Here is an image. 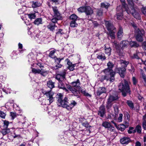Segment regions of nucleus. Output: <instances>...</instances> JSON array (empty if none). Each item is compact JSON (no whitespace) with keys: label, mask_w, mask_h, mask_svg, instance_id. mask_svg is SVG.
<instances>
[{"label":"nucleus","mask_w":146,"mask_h":146,"mask_svg":"<svg viewBox=\"0 0 146 146\" xmlns=\"http://www.w3.org/2000/svg\"><path fill=\"white\" fill-rule=\"evenodd\" d=\"M119 90L122 92L124 97L126 96L128 93L130 94L131 90L129 83L125 80H122L118 85Z\"/></svg>","instance_id":"obj_1"},{"label":"nucleus","mask_w":146,"mask_h":146,"mask_svg":"<svg viewBox=\"0 0 146 146\" xmlns=\"http://www.w3.org/2000/svg\"><path fill=\"white\" fill-rule=\"evenodd\" d=\"M128 43V42L127 40H123L121 42L120 44L119 45L117 41H114L113 42L112 44L113 46L116 48L117 52L119 53V55L123 56V53L120 52L119 50H120V48L122 49L126 47Z\"/></svg>","instance_id":"obj_2"},{"label":"nucleus","mask_w":146,"mask_h":146,"mask_svg":"<svg viewBox=\"0 0 146 146\" xmlns=\"http://www.w3.org/2000/svg\"><path fill=\"white\" fill-rule=\"evenodd\" d=\"M58 99V104L59 106L66 108L67 109L68 102H67L68 98L66 97H65L64 99L63 100V95L61 93H58L57 94L56 96Z\"/></svg>","instance_id":"obj_3"},{"label":"nucleus","mask_w":146,"mask_h":146,"mask_svg":"<svg viewBox=\"0 0 146 146\" xmlns=\"http://www.w3.org/2000/svg\"><path fill=\"white\" fill-rule=\"evenodd\" d=\"M105 24L108 31L109 35L111 39H114L115 38V32L116 31V28L108 21H105Z\"/></svg>","instance_id":"obj_4"},{"label":"nucleus","mask_w":146,"mask_h":146,"mask_svg":"<svg viewBox=\"0 0 146 146\" xmlns=\"http://www.w3.org/2000/svg\"><path fill=\"white\" fill-rule=\"evenodd\" d=\"M42 92L46 96L47 101H49V103L47 104V105L50 104L53 102L54 100V98L53 97L54 94L53 92L51 90L46 91L42 90Z\"/></svg>","instance_id":"obj_5"},{"label":"nucleus","mask_w":146,"mask_h":146,"mask_svg":"<svg viewBox=\"0 0 146 146\" xmlns=\"http://www.w3.org/2000/svg\"><path fill=\"white\" fill-rule=\"evenodd\" d=\"M118 97L117 94L110 96L108 99L107 104L106 106V108L108 111H109L111 109L112 106L111 102L114 100L118 99Z\"/></svg>","instance_id":"obj_6"},{"label":"nucleus","mask_w":146,"mask_h":146,"mask_svg":"<svg viewBox=\"0 0 146 146\" xmlns=\"http://www.w3.org/2000/svg\"><path fill=\"white\" fill-rule=\"evenodd\" d=\"M136 39L139 42H141L143 40V36L144 33V31L143 30H140L139 29H137V30L136 31Z\"/></svg>","instance_id":"obj_7"},{"label":"nucleus","mask_w":146,"mask_h":146,"mask_svg":"<svg viewBox=\"0 0 146 146\" xmlns=\"http://www.w3.org/2000/svg\"><path fill=\"white\" fill-rule=\"evenodd\" d=\"M125 68L123 67L118 68H116L115 69L114 72L115 73L118 72L120 76L123 78L125 76Z\"/></svg>","instance_id":"obj_8"},{"label":"nucleus","mask_w":146,"mask_h":146,"mask_svg":"<svg viewBox=\"0 0 146 146\" xmlns=\"http://www.w3.org/2000/svg\"><path fill=\"white\" fill-rule=\"evenodd\" d=\"M108 68L102 71L104 73L108 74L110 72L114 71L112 70L114 64L111 62H109L107 64Z\"/></svg>","instance_id":"obj_9"},{"label":"nucleus","mask_w":146,"mask_h":146,"mask_svg":"<svg viewBox=\"0 0 146 146\" xmlns=\"http://www.w3.org/2000/svg\"><path fill=\"white\" fill-rule=\"evenodd\" d=\"M108 80V81H109L110 82H113L115 80V72L114 71L110 72L108 74L104 73Z\"/></svg>","instance_id":"obj_10"},{"label":"nucleus","mask_w":146,"mask_h":146,"mask_svg":"<svg viewBox=\"0 0 146 146\" xmlns=\"http://www.w3.org/2000/svg\"><path fill=\"white\" fill-rule=\"evenodd\" d=\"M71 84L74 89H77L79 92V93L80 92V91L79 90H81V88L80 86V82L78 79H77L76 81L72 82Z\"/></svg>","instance_id":"obj_11"},{"label":"nucleus","mask_w":146,"mask_h":146,"mask_svg":"<svg viewBox=\"0 0 146 146\" xmlns=\"http://www.w3.org/2000/svg\"><path fill=\"white\" fill-rule=\"evenodd\" d=\"M66 86L67 88L71 91L74 96H77V98L80 97L79 92L77 89H74L72 86L69 85H66Z\"/></svg>","instance_id":"obj_12"},{"label":"nucleus","mask_w":146,"mask_h":146,"mask_svg":"<svg viewBox=\"0 0 146 146\" xmlns=\"http://www.w3.org/2000/svg\"><path fill=\"white\" fill-rule=\"evenodd\" d=\"M66 72L65 70H63L62 72L59 74H57L56 76V78L58 80L59 82L63 81L65 79V75Z\"/></svg>","instance_id":"obj_13"},{"label":"nucleus","mask_w":146,"mask_h":146,"mask_svg":"<svg viewBox=\"0 0 146 146\" xmlns=\"http://www.w3.org/2000/svg\"><path fill=\"white\" fill-rule=\"evenodd\" d=\"M117 11H119L120 13H117V15L115 16V17H116L118 20H121L122 18L123 15L122 12H123L122 9H121V6H119L117 7L116 9Z\"/></svg>","instance_id":"obj_14"},{"label":"nucleus","mask_w":146,"mask_h":146,"mask_svg":"<svg viewBox=\"0 0 146 146\" xmlns=\"http://www.w3.org/2000/svg\"><path fill=\"white\" fill-rule=\"evenodd\" d=\"M131 9V11L129 10V9H128V10L131 12L129 14L131 13L133 16L136 19H140V17L139 16V15L136 11L137 10L135 9V7Z\"/></svg>","instance_id":"obj_15"},{"label":"nucleus","mask_w":146,"mask_h":146,"mask_svg":"<svg viewBox=\"0 0 146 146\" xmlns=\"http://www.w3.org/2000/svg\"><path fill=\"white\" fill-rule=\"evenodd\" d=\"M52 9L54 13V17H57L58 19H61L62 17L57 8L56 7H53Z\"/></svg>","instance_id":"obj_16"},{"label":"nucleus","mask_w":146,"mask_h":146,"mask_svg":"<svg viewBox=\"0 0 146 146\" xmlns=\"http://www.w3.org/2000/svg\"><path fill=\"white\" fill-rule=\"evenodd\" d=\"M121 143L122 144H127L131 142V141L128 137H123L120 139Z\"/></svg>","instance_id":"obj_17"},{"label":"nucleus","mask_w":146,"mask_h":146,"mask_svg":"<svg viewBox=\"0 0 146 146\" xmlns=\"http://www.w3.org/2000/svg\"><path fill=\"white\" fill-rule=\"evenodd\" d=\"M32 71V72L35 74H40L42 75H43V74L47 73L46 71L42 69L40 70L39 69H36L35 68H33Z\"/></svg>","instance_id":"obj_18"},{"label":"nucleus","mask_w":146,"mask_h":146,"mask_svg":"<svg viewBox=\"0 0 146 146\" xmlns=\"http://www.w3.org/2000/svg\"><path fill=\"white\" fill-rule=\"evenodd\" d=\"M105 113L106 110L104 107V106H101L98 111V115L101 117H103Z\"/></svg>","instance_id":"obj_19"},{"label":"nucleus","mask_w":146,"mask_h":146,"mask_svg":"<svg viewBox=\"0 0 146 146\" xmlns=\"http://www.w3.org/2000/svg\"><path fill=\"white\" fill-rule=\"evenodd\" d=\"M65 34L63 30L61 29H58L56 30V37L60 38Z\"/></svg>","instance_id":"obj_20"},{"label":"nucleus","mask_w":146,"mask_h":146,"mask_svg":"<svg viewBox=\"0 0 146 146\" xmlns=\"http://www.w3.org/2000/svg\"><path fill=\"white\" fill-rule=\"evenodd\" d=\"M116 114H113L110 113L108 115L107 118L108 119L111 120V122L112 123L115 125V123L114 122L113 120L116 119Z\"/></svg>","instance_id":"obj_21"},{"label":"nucleus","mask_w":146,"mask_h":146,"mask_svg":"<svg viewBox=\"0 0 146 146\" xmlns=\"http://www.w3.org/2000/svg\"><path fill=\"white\" fill-rule=\"evenodd\" d=\"M106 92V89L104 87H99L96 92V95L98 96H100L102 94L105 93Z\"/></svg>","instance_id":"obj_22"},{"label":"nucleus","mask_w":146,"mask_h":146,"mask_svg":"<svg viewBox=\"0 0 146 146\" xmlns=\"http://www.w3.org/2000/svg\"><path fill=\"white\" fill-rule=\"evenodd\" d=\"M102 125L106 128L109 129L110 131H112L113 130L114 127L111 125L110 123L107 122H104L102 123Z\"/></svg>","instance_id":"obj_23"},{"label":"nucleus","mask_w":146,"mask_h":146,"mask_svg":"<svg viewBox=\"0 0 146 146\" xmlns=\"http://www.w3.org/2000/svg\"><path fill=\"white\" fill-rule=\"evenodd\" d=\"M123 35V29L121 27H120L117 33V37L118 39L120 40H121Z\"/></svg>","instance_id":"obj_24"},{"label":"nucleus","mask_w":146,"mask_h":146,"mask_svg":"<svg viewBox=\"0 0 146 146\" xmlns=\"http://www.w3.org/2000/svg\"><path fill=\"white\" fill-rule=\"evenodd\" d=\"M85 12L87 15H90L93 13V10L89 6L86 7Z\"/></svg>","instance_id":"obj_25"},{"label":"nucleus","mask_w":146,"mask_h":146,"mask_svg":"<svg viewBox=\"0 0 146 146\" xmlns=\"http://www.w3.org/2000/svg\"><path fill=\"white\" fill-rule=\"evenodd\" d=\"M123 123L127 128L128 127L129 124V119L128 115H127L126 116H125Z\"/></svg>","instance_id":"obj_26"},{"label":"nucleus","mask_w":146,"mask_h":146,"mask_svg":"<svg viewBox=\"0 0 146 146\" xmlns=\"http://www.w3.org/2000/svg\"><path fill=\"white\" fill-rule=\"evenodd\" d=\"M120 1L122 3L123 7L125 9L128 14H129L131 12L128 10L129 8L127 7V5L125 3V0H120Z\"/></svg>","instance_id":"obj_27"},{"label":"nucleus","mask_w":146,"mask_h":146,"mask_svg":"<svg viewBox=\"0 0 146 146\" xmlns=\"http://www.w3.org/2000/svg\"><path fill=\"white\" fill-rule=\"evenodd\" d=\"M76 103L74 101H73L70 103V104L68 103L67 110H70L76 104Z\"/></svg>","instance_id":"obj_28"},{"label":"nucleus","mask_w":146,"mask_h":146,"mask_svg":"<svg viewBox=\"0 0 146 146\" xmlns=\"http://www.w3.org/2000/svg\"><path fill=\"white\" fill-rule=\"evenodd\" d=\"M144 69L146 72V68H144ZM141 76L144 80V85L145 86H146V75L145 74L143 71L141 70Z\"/></svg>","instance_id":"obj_29"},{"label":"nucleus","mask_w":146,"mask_h":146,"mask_svg":"<svg viewBox=\"0 0 146 146\" xmlns=\"http://www.w3.org/2000/svg\"><path fill=\"white\" fill-rule=\"evenodd\" d=\"M56 27L55 24L50 23L47 26V28L50 31H53L54 30Z\"/></svg>","instance_id":"obj_30"},{"label":"nucleus","mask_w":146,"mask_h":146,"mask_svg":"<svg viewBox=\"0 0 146 146\" xmlns=\"http://www.w3.org/2000/svg\"><path fill=\"white\" fill-rule=\"evenodd\" d=\"M32 6L33 8H36L40 6L41 4L40 3L37 1H33L32 2Z\"/></svg>","instance_id":"obj_31"},{"label":"nucleus","mask_w":146,"mask_h":146,"mask_svg":"<svg viewBox=\"0 0 146 146\" xmlns=\"http://www.w3.org/2000/svg\"><path fill=\"white\" fill-rule=\"evenodd\" d=\"M142 126L143 128L146 130V114L143 116Z\"/></svg>","instance_id":"obj_32"},{"label":"nucleus","mask_w":146,"mask_h":146,"mask_svg":"<svg viewBox=\"0 0 146 146\" xmlns=\"http://www.w3.org/2000/svg\"><path fill=\"white\" fill-rule=\"evenodd\" d=\"M54 83L52 81L50 80L47 82V86L50 89H52L54 87Z\"/></svg>","instance_id":"obj_33"},{"label":"nucleus","mask_w":146,"mask_h":146,"mask_svg":"<svg viewBox=\"0 0 146 146\" xmlns=\"http://www.w3.org/2000/svg\"><path fill=\"white\" fill-rule=\"evenodd\" d=\"M129 45L131 47H138L139 46V44L137 42L134 41H131L129 42Z\"/></svg>","instance_id":"obj_34"},{"label":"nucleus","mask_w":146,"mask_h":146,"mask_svg":"<svg viewBox=\"0 0 146 146\" xmlns=\"http://www.w3.org/2000/svg\"><path fill=\"white\" fill-rule=\"evenodd\" d=\"M97 58L102 60H104L106 59V58L104 56V54L103 53H101L99 54H97Z\"/></svg>","instance_id":"obj_35"},{"label":"nucleus","mask_w":146,"mask_h":146,"mask_svg":"<svg viewBox=\"0 0 146 146\" xmlns=\"http://www.w3.org/2000/svg\"><path fill=\"white\" fill-rule=\"evenodd\" d=\"M126 128L127 127L125 126V125L123 124L119 125L117 127L118 130H119L122 131H124Z\"/></svg>","instance_id":"obj_36"},{"label":"nucleus","mask_w":146,"mask_h":146,"mask_svg":"<svg viewBox=\"0 0 146 146\" xmlns=\"http://www.w3.org/2000/svg\"><path fill=\"white\" fill-rule=\"evenodd\" d=\"M110 4L106 2H104L101 3V7L102 8H104L107 9L110 6Z\"/></svg>","instance_id":"obj_37"},{"label":"nucleus","mask_w":146,"mask_h":146,"mask_svg":"<svg viewBox=\"0 0 146 146\" xmlns=\"http://www.w3.org/2000/svg\"><path fill=\"white\" fill-rule=\"evenodd\" d=\"M42 19L41 18H38L36 19L34 22V23L35 25H37L42 24Z\"/></svg>","instance_id":"obj_38"},{"label":"nucleus","mask_w":146,"mask_h":146,"mask_svg":"<svg viewBox=\"0 0 146 146\" xmlns=\"http://www.w3.org/2000/svg\"><path fill=\"white\" fill-rule=\"evenodd\" d=\"M111 48L109 47L108 48H106V46L105 47V53L108 56H109L111 54Z\"/></svg>","instance_id":"obj_39"},{"label":"nucleus","mask_w":146,"mask_h":146,"mask_svg":"<svg viewBox=\"0 0 146 146\" xmlns=\"http://www.w3.org/2000/svg\"><path fill=\"white\" fill-rule=\"evenodd\" d=\"M79 91H80V92L83 94L84 95L89 97H91V95L88 93L86 92L85 90L81 89Z\"/></svg>","instance_id":"obj_40"},{"label":"nucleus","mask_w":146,"mask_h":146,"mask_svg":"<svg viewBox=\"0 0 146 146\" xmlns=\"http://www.w3.org/2000/svg\"><path fill=\"white\" fill-rule=\"evenodd\" d=\"M78 24L74 21H72L70 23V26L71 27L74 28L78 26Z\"/></svg>","instance_id":"obj_41"},{"label":"nucleus","mask_w":146,"mask_h":146,"mask_svg":"<svg viewBox=\"0 0 146 146\" xmlns=\"http://www.w3.org/2000/svg\"><path fill=\"white\" fill-rule=\"evenodd\" d=\"M78 17L75 14H73L71 15L70 17V19L72 20V21H76Z\"/></svg>","instance_id":"obj_42"},{"label":"nucleus","mask_w":146,"mask_h":146,"mask_svg":"<svg viewBox=\"0 0 146 146\" xmlns=\"http://www.w3.org/2000/svg\"><path fill=\"white\" fill-rule=\"evenodd\" d=\"M127 1L129 4L131 6L130 7L131 9L135 7L132 0H127Z\"/></svg>","instance_id":"obj_43"},{"label":"nucleus","mask_w":146,"mask_h":146,"mask_svg":"<svg viewBox=\"0 0 146 146\" xmlns=\"http://www.w3.org/2000/svg\"><path fill=\"white\" fill-rule=\"evenodd\" d=\"M1 132L3 135H4L9 133L10 132V130L9 129H4L2 130Z\"/></svg>","instance_id":"obj_44"},{"label":"nucleus","mask_w":146,"mask_h":146,"mask_svg":"<svg viewBox=\"0 0 146 146\" xmlns=\"http://www.w3.org/2000/svg\"><path fill=\"white\" fill-rule=\"evenodd\" d=\"M127 104L129 107L131 109H133L134 108L133 104L132 101L129 100L127 101Z\"/></svg>","instance_id":"obj_45"},{"label":"nucleus","mask_w":146,"mask_h":146,"mask_svg":"<svg viewBox=\"0 0 146 146\" xmlns=\"http://www.w3.org/2000/svg\"><path fill=\"white\" fill-rule=\"evenodd\" d=\"M28 17L31 20L35 19V18L36 16L35 13H31L27 14Z\"/></svg>","instance_id":"obj_46"},{"label":"nucleus","mask_w":146,"mask_h":146,"mask_svg":"<svg viewBox=\"0 0 146 146\" xmlns=\"http://www.w3.org/2000/svg\"><path fill=\"white\" fill-rule=\"evenodd\" d=\"M86 9V7H81L78 9V11L79 12L82 13L85 12V9Z\"/></svg>","instance_id":"obj_47"},{"label":"nucleus","mask_w":146,"mask_h":146,"mask_svg":"<svg viewBox=\"0 0 146 146\" xmlns=\"http://www.w3.org/2000/svg\"><path fill=\"white\" fill-rule=\"evenodd\" d=\"M134 128L133 127H129V130L128 131L129 133L131 134L132 133H134L136 132L135 129H133Z\"/></svg>","instance_id":"obj_48"},{"label":"nucleus","mask_w":146,"mask_h":146,"mask_svg":"<svg viewBox=\"0 0 146 146\" xmlns=\"http://www.w3.org/2000/svg\"><path fill=\"white\" fill-rule=\"evenodd\" d=\"M108 78L106 76L105 74L104 76H102L100 78V80L102 82L104 80H106L107 81L108 80Z\"/></svg>","instance_id":"obj_49"},{"label":"nucleus","mask_w":146,"mask_h":146,"mask_svg":"<svg viewBox=\"0 0 146 146\" xmlns=\"http://www.w3.org/2000/svg\"><path fill=\"white\" fill-rule=\"evenodd\" d=\"M121 63L123 64V66L125 67H126L127 64L129 63V62L128 61H126L125 60H120Z\"/></svg>","instance_id":"obj_50"},{"label":"nucleus","mask_w":146,"mask_h":146,"mask_svg":"<svg viewBox=\"0 0 146 146\" xmlns=\"http://www.w3.org/2000/svg\"><path fill=\"white\" fill-rule=\"evenodd\" d=\"M62 81H60L59 82L58 87L60 88L63 89L65 87V86Z\"/></svg>","instance_id":"obj_51"},{"label":"nucleus","mask_w":146,"mask_h":146,"mask_svg":"<svg viewBox=\"0 0 146 146\" xmlns=\"http://www.w3.org/2000/svg\"><path fill=\"white\" fill-rule=\"evenodd\" d=\"M142 47L145 50V54L146 55V42H143L142 44Z\"/></svg>","instance_id":"obj_52"},{"label":"nucleus","mask_w":146,"mask_h":146,"mask_svg":"<svg viewBox=\"0 0 146 146\" xmlns=\"http://www.w3.org/2000/svg\"><path fill=\"white\" fill-rule=\"evenodd\" d=\"M141 127L139 125H138L136 127V130L137 132L139 133H140L141 132Z\"/></svg>","instance_id":"obj_53"},{"label":"nucleus","mask_w":146,"mask_h":146,"mask_svg":"<svg viewBox=\"0 0 146 146\" xmlns=\"http://www.w3.org/2000/svg\"><path fill=\"white\" fill-rule=\"evenodd\" d=\"M54 58L55 62L57 64H59L61 60L63 59V58L60 59V58H58L56 57Z\"/></svg>","instance_id":"obj_54"},{"label":"nucleus","mask_w":146,"mask_h":146,"mask_svg":"<svg viewBox=\"0 0 146 146\" xmlns=\"http://www.w3.org/2000/svg\"><path fill=\"white\" fill-rule=\"evenodd\" d=\"M3 123V126L4 128L6 129L7 128L9 124V122L6 120H4V121Z\"/></svg>","instance_id":"obj_55"},{"label":"nucleus","mask_w":146,"mask_h":146,"mask_svg":"<svg viewBox=\"0 0 146 146\" xmlns=\"http://www.w3.org/2000/svg\"><path fill=\"white\" fill-rule=\"evenodd\" d=\"M55 52V50H53L51 51L49 54V56L52 58H53L54 57V54Z\"/></svg>","instance_id":"obj_56"},{"label":"nucleus","mask_w":146,"mask_h":146,"mask_svg":"<svg viewBox=\"0 0 146 146\" xmlns=\"http://www.w3.org/2000/svg\"><path fill=\"white\" fill-rule=\"evenodd\" d=\"M61 19H58L57 17H54L51 20L52 22L54 23V24L56 23L57 21L58 20H60Z\"/></svg>","instance_id":"obj_57"},{"label":"nucleus","mask_w":146,"mask_h":146,"mask_svg":"<svg viewBox=\"0 0 146 146\" xmlns=\"http://www.w3.org/2000/svg\"><path fill=\"white\" fill-rule=\"evenodd\" d=\"M132 80L133 84L134 85H135L138 82L137 79L135 77H133Z\"/></svg>","instance_id":"obj_58"},{"label":"nucleus","mask_w":146,"mask_h":146,"mask_svg":"<svg viewBox=\"0 0 146 146\" xmlns=\"http://www.w3.org/2000/svg\"><path fill=\"white\" fill-rule=\"evenodd\" d=\"M35 40L37 41L38 43H40V40L41 37H39V36L38 35H36V36L35 38Z\"/></svg>","instance_id":"obj_59"},{"label":"nucleus","mask_w":146,"mask_h":146,"mask_svg":"<svg viewBox=\"0 0 146 146\" xmlns=\"http://www.w3.org/2000/svg\"><path fill=\"white\" fill-rule=\"evenodd\" d=\"M123 114L122 113H120L119 114V116L117 120L119 122H121L122 120Z\"/></svg>","instance_id":"obj_60"},{"label":"nucleus","mask_w":146,"mask_h":146,"mask_svg":"<svg viewBox=\"0 0 146 146\" xmlns=\"http://www.w3.org/2000/svg\"><path fill=\"white\" fill-rule=\"evenodd\" d=\"M6 114L2 111H0V117L3 118H5Z\"/></svg>","instance_id":"obj_61"},{"label":"nucleus","mask_w":146,"mask_h":146,"mask_svg":"<svg viewBox=\"0 0 146 146\" xmlns=\"http://www.w3.org/2000/svg\"><path fill=\"white\" fill-rule=\"evenodd\" d=\"M114 111H115V114H117L118 112V109L117 106L116 105L113 106V107Z\"/></svg>","instance_id":"obj_62"},{"label":"nucleus","mask_w":146,"mask_h":146,"mask_svg":"<svg viewBox=\"0 0 146 146\" xmlns=\"http://www.w3.org/2000/svg\"><path fill=\"white\" fill-rule=\"evenodd\" d=\"M10 113L11 116L13 119H14L17 116V114L15 113L11 112Z\"/></svg>","instance_id":"obj_63"},{"label":"nucleus","mask_w":146,"mask_h":146,"mask_svg":"<svg viewBox=\"0 0 146 146\" xmlns=\"http://www.w3.org/2000/svg\"><path fill=\"white\" fill-rule=\"evenodd\" d=\"M141 10L143 13L146 16V8H143Z\"/></svg>","instance_id":"obj_64"}]
</instances>
